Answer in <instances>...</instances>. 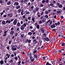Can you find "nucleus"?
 <instances>
[{
  "mask_svg": "<svg viewBox=\"0 0 65 65\" xmlns=\"http://www.w3.org/2000/svg\"><path fill=\"white\" fill-rule=\"evenodd\" d=\"M28 23L26 22L20 26V29L21 30H23L25 29V28L26 27V25H28Z\"/></svg>",
  "mask_w": 65,
  "mask_h": 65,
  "instance_id": "nucleus-1",
  "label": "nucleus"
},
{
  "mask_svg": "<svg viewBox=\"0 0 65 65\" xmlns=\"http://www.w3.org/2000/svg\"><path fill=\"white\" fill-rule=\"evenodd\" d=\"M18 22V19L17 18H16L15 19L13 22V24L14 25H15L17 24V22Z\"/></svg>",
  "mask_w": 65,
  "mask_h": 65,
  "instance_id": "nucleus-2",
  "label": "nucleus"
},
{
  "mask_svg": "<svg viewBox=\"0 0 65 65\" xmlns=\"http://www.w3.org/2000/svg\"><path fill=\"white\" fill-rule=\"evenodd\" d=\"M57 5L58 6L59 8H62V7H63L62 5L60 4L59 3H58L57 4Z\"/></svg>",
  "mask_w": 65,
  "mask_h": 65,
  "instance_id": "nucleus-3",
  "label": "nucleus"
},
{
  "mask_svg": "<svg viewBox=\"0 0 65 65\" xmlns=\"http://www.w3.org/2000/svg\"><path fill=\"white\" fill-rule=\"evenodd\" d=\"M48 6H52V8L55 7V6L54 5V4H53V3H51L50 5H48Z\"/></svg>",
  "mask_w": 65,
  "mask_h": 65,
  "instance_id": "nucleus-4",
  "label": "nucleus"
},
{
  "mask_svg": "<svg viewBox=\"0 0 65 65\" xmlns=\"http://www.w3.org/2000/svg\"><path fill=\"white\" fill-rule=\"evenodd\" d=\"M7 32V31H6L4 32V34L3 35V36H4V37H5V36L7 35L6 34Z\"/></svg>",
  "mask_w": 65,
  "mask_h": 65,
  "instance_id": "nucleus-5",
  "label": "nucleus"
},
{
  "mask_svg": "<svg viewBox=\"0 0 65 65\" xmlns=\"http://www.w3.org/2000/svg\"><path fill=\"white\" fill-rule=\"evenodd\" d=\"M44 39L45 40V41H48L50 40V39L48 37H47L46 38H44Z\"/></svg>",
  "mask_w": 65,
  "mask_h": 65,
  "instance_id": "nucleus-6",
  "label": "nucleus"
},
{
  "mask_svg": "<svg viewBox=\"0 0 65 65\" xmlns=\"http://www.w3.org/2000/svg\"><path fill=\"white\" fill-rule=\"evenodd\" d=\"M31 41V40H30L26 39L25 42L27 43V42L28 43H30Z\"/></svg>",
  "mask_w": 65,
  "mask_h": 65,
  "instance_id": "nucleus-7",
  "label": "nucleus"
},
{
  "mask_svg": "<svg viewBox=\"0 0 65 65\" xmlns=\"http://www.w3.org/2000/svg\"><path fill=\"white\" fill-rule=\"evenodd\" d=\"M8 15L9 16L10 18H11L13 15V14L12 13H11V14H8Z\"/></svg>",
  "mask_w": 65,
  "mask_h": 65,
  "instance_id": "nucleus-8",
  "label": "nucleus"
},
{
  "mask_svg": "<svg viewBox=\"0 0 65 65\" xmlns=\"http://www.w3.org/2000/svg\"><path fill=\"white\" fill-rule=\"evenodd\" d=\"M11 50H12L13 51H16V50H17V48H14V47H12Z\"/></svg>",
  "mask_w": 65,
  "mask_h": 65,
  "instance_id": "nucleus-9",
  "label": "nucleus"
},
{
  "mask_svg": "<svg viewBox=\"0 0 65 65\" xmlns=\"http://www.w3.org/2000/svg\"><path fill=\"white\" fill-rule=\"evenodd\" d=\"M55 27L56 26L54 24L51 25V28H55Z\"/></svg>",
  "mask_w": 65,
  "mask_h": 65,
  "instance_id": "nucleus-10",
  "label": "nucleus"
},
{
  "mask_svg": "<svg viewBox=\"0 0 65 65\" xmlns=\"http://www.w3.org/2000/svg\"><path fill=\"white\" fill-rule=\"evenodd\" d=\"M14 34V31H11L10 32V35H13V34Z\"/></svg>",
  "mask_w": 65,
  "mask_h": 65,
  "instance_id": "nucleus-11",
  "label": "nucleus"
},
{
  "mask_svg": "<svg viewBox=\"0 0 65 65\" xmlns=\"http://www.w3.org/2000/svg\"><path fill=\"white\" fill-rule=\"evenodd\" d=\"M33 43L35 44H36L37 42H36V39H35L33 40Z\"/></svg>",
  "mask_w": 65,
  "mask_h": 65,
  "instance_id": "nucleus-12",
  "label": "nucleus"
},
{
  "mask_svg": "<svg viewBox=\"0 0 65 65\" xmlns=\"http://www.w3.org/2000/svg\"><path fill=\"white\" fill-rule=\"evenodd\" d=\"M25 13L26 14H29L30 13L29 12L27 11H25Z\"/></svg>",
  "mask_w": 65,
  "mask_h": 65,
  "instance_id": "nucleus-13",
  "label": "nucleus"
},
{
  "mask_svg": "<svg viewBox=\"0 0 65 65\" xmlns=\"http://www.w3.org/2000/svg\"><path fill=\"white\" fill-rule=\"evenodd\" d=\"M14 5L15 6H18L19 4L18 2H15L14 3Z\"/></svg>",
  "mask_w": 65,
  "mask_h": 65,
  "instance_id": "nucleus-14",
  "label": "nucleus"
},
{
  "mask_svg": "<svg viewBox=\"0 0 65 65\" xmlns=\"http://www.w3.org/2000/svg\"><path fill=\"white\" fill-rule=\"evenodd\" d=\"M31 55H31V53H28L27 54V56H28V57H30L31 56Z\"/></svg>",
  "mask_w": 65,
  "mask_h": 65,
  "instance_id": "nucleus-15",
  "label": "nucleus"
},
{
  "mask_svg": "<svg viewBox=\"0 0 65 65\" xmlns=\"http://www.w3.org/2000/svg\"><path fill=\"white\" fill-rule=\"evenodd\" d=\"M41 33H44V29H43L42 28H41Z\"/></svg>",
  "mask_w": 65,
  "mask_h": 65,
  "instance_id": "nucleus-16",
  "label": "nucleus"
},
{
  "mask_svg": "<svg viewBox=\"0 0 65 65\" xmlns=\"http://www.w3.org/2000/svg\"><path fill=\"white\" fill-rule=\"evenodd\" d=\"M17 26L18 27H20V26H21V23H18L17 24Z\"/></svg>",
  "mask_w": 65,
  "mask_h": 65,
  "instance_id": "nucleus-17",
  "label": "nucleus"
},
{
  "mask_svg": "<svg viewBox=\"0 0 65 65\" xmlns=\"http://www.w3.org/2000/svg\"><path fill=\"white\" fill-rule=\"evenodd\" d=\"M6 56L7 57V58H9V57H10V54H6Z\"/></svg>",
  "mask_w": 65,
  "mask_h": 65,
  "instance_id": "nucleus-18",
  "label": "nucleus"
},
{
  "mask_svg": "<svg viewBox=\"0 0 65 65\" xmlns=\"http://www.w3.org/2000/svg\"><path fill=\"white\" fill-rule=\"evenodd\" d=\"M31 20L33 22H35V18L34 17H32L31 19Z\"/></svg>",
  "mask_w": 65,
  "mask_h": 65,
  "instance_id": "nucleus-19",
  "label": "nucleus"
},
{
  "mask_svg": "<svg viewBox=\"0 0 65 65\" xmlns=\"http://www.w3.org/2000/svg\"><path fill=\"white\" fill-rule=\"evenodd\" d=\"M2 24H3V25H5L6 24V23H5V22L4 20H3L2 21Z\"/></svg>",
  "mask_w": 65,
  "mask_h": 65,
  "instance_id": "nucleus-20",
  "label": "nucleus"
},
{
  "mask_svg": "<svg viewBox=\"0 0 65 65\" xmlns=\"http://www.w3.org/2000/svg\"><path fill=\"white\" fill-rule=\"evenodd\" d=\"M59 37H61V36H63V34H62V33H61L60 34H59L58 35Z\"/></svg>",
  "mask_w": 65,
  "mask_h": 65,
  "instance_id": "nucleus-21",
  "label": "nucleus"
},
{
  "mask_svg": "<svg viewBox=\"0 0 65 65\" xmlns=\"http://www.w3.org/2000/svg\"><path fill=\"white\" fill-rule=\"evenodd\" d=\"M20 7H21V6H18L16 7V9H19V8H20Z\"/></svg>",
  "mask_w": 65,
  "mask_h": 65,
  "instance_id": "nucleus-22",
  "label": "nucleus"
},
{
  "mask_svg": "<svg viewBox=\"0 0 65 65\" xmlns=\"http://www.w3.org/2000/svg\"><path fill=\"white\" fill-rule=\"evenodd\" d=\"M36 10V11L37 12L38 11V10H39V8L38 7H37L35 9Z\"/></svg>",
  "mask_w": 65,
  "mask_h": 65,
  "instance_id": "nucleus-23",
  "label": "nucleus"
},
{
  "mask_svg": "<svg viewBox=\"0 0 65 65\" xmlns=\"http://www.w3.org/2000/svg\"><path fill=\"white\" fill-rule=\"evenodd\" d=\"M11 4V2L8 1L7 2V5H10Z\"/></svg>",
  "mask_w": 65,
  "mask_h": 65,
  "instance_id": "nucleus-24",
  "label": "nucleus"
},
{
  "mask_svg": "<svg viewBox=\"0 0 65 65\" xmlns=\"http://www.w3.org/2000/svg\"><path fill=\"white\" fill-rule=\"evenodd\" d=\"M4 63V62H3V61L2 60H1L0 61V63L1 64V65H2Z\"/></svg>",
  "mask_w": 65,
  "mask_h": 65,
  "instance_id": "nucleus-25",
  "label": "nucleus"
},
{
  "mask_svg": "<svg viewBox=\"0 0 65 65\" xmlns=\"http://www.w3.org/2000/svg\"><path fill=\"white\" fill-rule=\"evenodd\" d=\"M13 60H12V59H11L9 61V63H13Z\"/></svg>",
  "mask_w": 65,
  "mask_h": 65,
  "instance_id": "nucleus-26",
  "label": "nucleus"
},
{
  "mask_svg": "<svg viewBox=\"0 0 65 65\" xmlns=\"http://www.w3.org/2000/svg\"><path fill=\"white\" fill-rule=\"evenodd\" d=\"M62 12V11L61 10H60L57 12V13H60Z\"/></svg>",
  "mask_w": 65,
  "mask_h": 65,
  "instance_id": "nucleus-27",
  "label": "nucleus"
},
{
  "mask_svg": "<svg viewBox=\"0 0 65 65\" xmlns=\"http://www.w3.org/2000/svg\"><path fill=\"white\" fill-rule=\"evenodd\" d=\"M21 11V9H19L18 10V13H20Z\"/></svg>",
  "mask_w": 65,
  "mask_h": 65,
  "instance_id": "nucleus-28",
  "label": "nucleus"
},
{
  "mask_svg": "<svg viewBox=\"0 0 65 65\" xmlns=\"http://www.w3.org/2000/svg\"><path fill=\"white\" fill-rule=\"evenodd\" d=\"M31 10H33V8H34V6L33 5L31 6Z\"/></svg>",
  "mask_w": 65,
  "mask_h": 65,
  "instance_id": "nucleus-29",
  "label": "nucleus"
},
{
  "mask_svg": "<svg viewBox=\"0 0 65 65\" xmlns=\"http://www.w3.org/2000/svg\"><path fill=\"white\" fill-rule=\"evenodd\" d=\"M33 52L34 54H35L37 52V51L36 50H34V51H33Z\"/></svg>",
  "mask_w": 65,
  "mask_h": 65,
  "instance_id": "nucleus-30",
  "label": "nucleus"
},
{
  "mask_svg": "<svg viewBox=\"0 0 65 65\" xmlns=\"http://www.w3.org/2000/svg\"><path fill=\"white\" fill-rule=\"evenodd\" d=\"M32 34V33L31 32H29L28 33V35H31Z\"/></svg>",
  "mask_w": 65,
  "mask_h": 65,
  "instance_id": "nucleus-31",
  "label": "nucleus"
},
{
  "mask_svg": "<svg viewBox=\"0 0 65 65\" xmlns=\"http://www.w3.org/2000/svg\"><path fill=\"white\" fill-rule=\"evenodd\" d=\"M24 34H22L21 35V38H23V37H24Z\"/></svg>",
  "mask_w": 65,
  "mask_h": 65,
  "instance_id": "nucleus-32",
  "label": "nucleus"
},
{
  "mask_svg": "<svg viewBox=\"0 0 65 65\" xmlns=\"http://www.w3.org/2000/svg\"><path fill=\"white\" fill-rule=\"evenodd\" d=\"M21 14L22 15L24 14V11H21Z\"/></svg>",
  "mask_w": 65,
  "mask_h": 65,
  "instance_id": "nucleus-33",
  "label": "nucleus"
},
{
  "mask_svg": "<svg viewBox=\"0 0 65 65\" xmlns=\"http://www.w3.org/2000/svg\"><path fill=\"white\" fill-rule=\"evenodd\" d=\"M34 57L35 58H37V56L36 54L34 55Z\"/></svg>",
  "mask_w": 65,
  "mask_h": 65,
  "instance_id": "nucleus-34",
  "label": "nucleus"
},
{
  "mask_svg": "<svg viewBox=\"0 0 65 65\" xmlns=\"http://www.w3.org/2000/svg\"><path fill=\"white\" fill-rule=\"evenodd\" d=\"M14 58L16 61H17V60H18V57L17 56L15 57Z\"/></svg>",
  "mask_w": 65,
  "mask_h": 65,
  "instance_id": "nucleus-35",
  "label": "nucleus"
},
{
  "mask_svg": "<svg viewBox=\"0 0 65 65\" xmlns=\"http://www.w3.org/2000/svg\"><path fill=\"white\" fill-rule=\"evenodd\" d=\"M36 27L38 29H39V25H37L36 26Z\"/></svg>",
  "mask_w": 65,
  "mask_h": 65,
  "instance_id": "nucleus-36",
  "label": "nucleus"
},
{
  "mask_svg": "<svg viewBox=\"0 0 65 65\" xmlns=\"http://www.w3.org/2000/svg\"><path fill=\"white\" fill-rule=\"evenodd\" d=\"M45 2V0H43L42 2V3H44Z\"/></svg>",
  "mask_w": 65,
  "mask_h": 65,
  "instance_id": "nucleus-37",
  "label": "nucleus"
},
{
  "mask_svg": "<svg viewBox=\"0 0 65 65\" xmlns=\"http://www.w3.org/2000/svg\"><path fill=\"white\" fill-rule=\"evenodd\" d=\"M31 17H28L27 18V19L28 20H31Z\"/></svg>",
  "mask_w": 65,
  "mask_h": 65,
  "instance_id": "nucleus-38",
  "label": "nucleus"
},
{
  "mask_svg": "<svg viewBox=\"0 0 65 65\" xmlns=\"http://www.w3.org/2000/svg\"><path fill=\"white\" fill-rule=\"evenodd\" d=\"M45 18H46L47 19V18H48V15H45Z\"/></svg>",
  "mask_w": 65,
  "mask_h": 65,
  "instance_id": "nucleus-39",
  "label": "nucleus"
},
{
  "mask_svg": "<svg viewBox=\"0 0 65 65\" xmlns=\"http://www.w3.org/2000/svg\"><path fill=\"white\" fill-rule=\"evenodd\" d=\"M17 47V45L15 44L13 46H12V47Z\"/></svg>",
  "mask_w": 65,
  "mask_h": 65,
  "instance_id": "nucleus-40",
  "label": "nucleus"
},
{
  "mask_svg": "<svg viewBox=\"0 0 65 65\" xmlns=\"http://www.w3.org/2000/svg\"><path fill=\"white\" fill-rule=\"evenodd\" d=\"M45 14H47L48 13V12L47 11H46L45 12Z\"/></svg>",
  "mask_w": 65,
  "mask_h": 65,
  "instance_id": "nucleus-41",
  "label": "nucleus"
},
{
  "mask_svg": "<svg viewBox=\"0 0 65 65\" xmlns=\"http://www.w3.org/2000/svg\"><path fill=\"white\" fill-rule=\"evenodd\" d=\"M42 23H44V22H45V21L44 19H43L42 20Z\"/></svg>",
  "mask_w": 65,
  "mask_h": 65,
  "instance_id": "nucleus-42",
  "label": "nucleus"
},
{
  "mask_svg": "<svg viewBox=\"0 0 65 65\" xmlns=\"http://www.w3.org/2000/svg\"><path fill=\"white\" fill-rule=\"evenodd\" d=\"M46 65H52V64H50L48 62H47L46 63Z\"/></svg>",
  "mask_w": 65,
  "mask_h": 65,
  "instance_id": "nucleus-43",
  "label": "nucleus"
},
{
  "mask_svg": "<svg viewBox=\"0 0 65 65\" xmlns=\"http://www.w3.org/2000/svg\"><path fill=\"white\" fill-rule=\"evenodd\" d=\"M26 18V16L25 15H24L23 16V19H25Z\"/></svg>",
  "mask_w": 65,
  "mask_h": 65,
  "instance_id": "nucleus-44",
  "label": "nucleus"
},
{
  "mask_svg": "<svg viewBox=\"0 0 65 65\" xmlns=\"http://www.w3.org/2000/svg\"><path fill=\"white\" fill-rule=\"evenodd\" d=\"M34 61V58H33L32 59H31V62H33V61Z\"/></svg>",
  "mask_w": 65,
  "mask_h": 65,
  "instance_id": "nucleus-45",
  "label": "nucleus"
},
{
  "mask_svg": "<svg viewBox=\"0 0 65 65\" xmlns=\"http://www.w3.org/2000/svg\"><path fill=\"white\" fill-rule=\"evenodd\" d=\"M29 27L30 29H33V27L32 26H30Z\"/></svg>",
  "mask_w": 65,
  "mask_h": 65,
  "instance_id": "nucleus-46",
  "label": "nucleus"
},
{
  "mask_svg": "<svg viewBox=\"0 0 65 65\" xmlns=\"http://www.w3.org/2000/svg\"><path fill=\"white\" fill-rule=\"evenodd\" d=\"M46 3H48L49 2V1L48 0H46L45 1Z\"/></svg>",
  "mask_w": 65,
  "mask_h": 65,
  "instance_id": "nucleus-47",
  "label": "nucleus"
},
{
  "mask_svg": "<svg viewBox=\"0 0 65 65\" xmlns=\"http://www.w3.org/2000/svg\"><path fill=\"white\" fill-rule=\"evenodd\" d=\"M45 57H43V58H42V59L43 60V61H44V60H45Z\"/></svg>",
  "mask_w": 65,
  "mask_h": 65,
  "instance_id": "nucleus-48",
  "label": "nucleus"
},
{
  "mask_svg": "<svg viewBox=\"0 0 65 65\" xmlns=\"http://www.w3.org/2000/svg\"><path fill=\"white\" fill-rule=\"evenodd\" d=\"M31 4V3L30 2L28 3L27 4L28 6H30V5Z\"/></svg>",
  "mask_w": 65,
  "mask_h": 65,
  "instance_id": "nucleus-49",
  "label": "nucleus"
},
{
  "mask_svg": "<svg viewBox=\"0 0 65 65\" xmlns=\"http://www.w3.org/2000/svg\"><path fill=\"white\" fill-rule=\"evenodd\" d=\"M51 21L50 20H48V21H47L46 22V24H47L48 23V22H50V21Z\"/></svg>",
  "mask_w": 65,
  "mask_h": 65,
  "instance_id": "nucleus-50",
  "label": "nucleus"
},
{
  "mask_svg": "<svg viewBox=\"0 0 65 65\" xmlns=\"http://www.w3.org/2000/svg\"><path fill=\"white\" fill-rule=\"evenodd\" d=\"M11 23V21H10V20H9V21L8 22V23H7V24H10Z\"/></svg>",
  "mask_w": 65,
  "mask_h": 65,
  "instance_id": "nucleus-51",
  "label": "nucleus"
},
{
  "mask_svg": "<svg viewBox=\"0 0 65 65\" xmlns=\"http://www.w3.org/2000/svg\"><path fill=\"white\" fill-rule=\"evenodd\" d=\"M9 21V20H7V21H6V24H7V23H8V22Z\"/></svg>",
  "mask_w": 65,
  "mask_h": 65,
  "instance_id": "nucleus-52",
  "label": "nucleus"
},
{
  "mask_svg": "<svg viewBox=\"0 0 65 65\" xmlns=\"http://www.w3.org/2000/svg\"><path fill=\"white\" fill-rule=\"evenodd\" d=\"M20 23L22 25V24H23V21H21L20 22Z\"/></svg>",
  "mask_w": 65,
  "mask_h": 65,
  "instance_id": "nucleus-53",
  "label": "nucleus"
},
{
  "mask_svg": "<svg viewBox=\"0 0 65 65\" xmlns=\"http://www.w3.org/2000/svg\"><path fill=\"white\" fill-rule=\"evenodd\" d=\"M14 20V19H12L10 21H11V22H13V21Z\"/></svg>",
  "mask_w": 65,
  "mask_h": 65,
  "instance_id": "nucleus-54",
  "label": "nucleus"
},
{
  "mask_svg": "<svg viewBox=\"0 0 65 65\" xmlns=\"http://www.w3.org/2000/svg\"><path fill=\"white\" fill-rule=\"evenodd\" d=\"M14 30V28H12L11 29V31H13Z\"/></svg>",
  "mask_w": 65,
  "mask_h": 65,
  "instance_id": "nucleus-55",
  "label": "nucleus"
},
{
  "mask_svg": "<svg viewBox=\"0 0 65 65\" xmlns=\"http://www.w3.org/2000/svg\"><path fill=\"white\" fill-rule=\"evenodd\" d=\"M7 59H8V58L7 57H6V58H5V60H7Z\"/></svg>",
  "mask_w": 65,
  "mask_h": 65,
  "instance_id": "nucleus-56",
  "label": "nucleus"
},
{
  "mask_svg": "<svg viewBox=\"0 0 65 65\" xmlns=\"http://www.w3.org/2000/svg\"><path fill=\"white\" fill-rule=\"evenodd\" d=\"M31 32H32V33H34V32H35V30H31Z\"/></svg>",
  "mask_w": 65,
  "mask_h": 65,
  "instance_id": "nucleus-57",
  "label": "nucleus"
},
{
  "mask_svg": "<svg viewBox=\"0 0 65 65\" xmlns=\"http://www.w3.org/2000/svg\"><path fill=\"white\" fill-rule=\"evenodd\" d=\"M11 41H9V44H11Z\"/></svg>",
  "mask_w": 65,
  "mask_h": 65,
  "instance_id": "nucleus-58",
  "label": "nucleus"
},
{
  "mask_svg": "<svg viewBox=\"0 0 65 65\" xmlns=\"http://www.w3.org/2000/svg\"><path fill=\"white\" fill-rule=\"evenodd\" d=\"M64 45H65V44H64V43H62V45H62V46H64Z\"/></svg>",
  "mask_w": 65,
  "mask_h": 65,
  "instance_id": "nucleus-59",
  "label": "nucleus"
},
{
  "mask_svg": "<svg viewBox=\"0 0 65 65\" xmlns=\"http://www.w3.org/2000/svg\"><path fill=\"white\" fill-rule=\"evenodd\" d=\"M6 17H7L6 15H4V18H6Z\"/></svg>",
  "mask_w": 65,
  "mask_h": 65,
  "instance_id": "nucleus-60",
  "label": "nucleus"
},
{
  "mask_svg": "<svg viewBox=\"0 0 65 65\" xmlns=\"http://www.w3.org/2000/svg\"><path fill=\"white\" fill-rule=\"evenodd\" d=\"M42 22L41 21H40L39 22V24H42Z\"/></svg>",
  "mask_w": 65,
  "mask_h": 65,
  "instance_id": "nucleus-61",
  "label": "nucleus"
},
{
  "mask_svg": "<svg viewBox=\"0 0 65 65\" xmlns=\"http://www.w3.org/2000/svg\"><path fill=\"white\" fill-rule=\"evenodd\" d=\"M40 6L41 7H43V5L42 4H41L40 5Z\"/></svg>",
  "mask_w": 65,
  "mask_h": 65,
  "instance_id": "nucleus-62",
  "label": "nucleus"
},
{
  "mask_svg": "<svg viewBox=\"0 0 65 65\" xmlns=\"http://www.w3.org/2000/svg\"><path fill=\"white\" fill-rule=\"evenodd\" d=\"M43 13H44L43 12V11L41 13V15H43Z\"/></svg>",
  "mask_w": 65,
  "mask_h": 65,
  "instance_id": "nucleus-63",
  "label": "nucleus"
},
{
  "mask_svg": "<svg viewBox=\"0 0 65 65\" xmlns=\"http://www.w3.org/2000/svg\"><path fill=\"white\" fill-rule=\"evenodd\" d=\"M55 25H56V26H58V23H55Z\"/></svg>",
  "mask_w": 65,
  "mask_h": 65,
  "instance_id": "nucleus-64",
  "label": "nucleus"
}]
</instances>
